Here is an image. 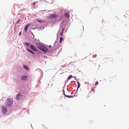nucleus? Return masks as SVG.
Masks as SVG:
<instances>
[{"instance_id":"obj_24","label":"nucleus","mask_w":129,"mask_h":129,"mask_svg":"<svg viewBox=\"0 0 129 129\" xmlns=\"http://www.w3.org/2000/svg\"><path fill=\"white\" fill-rule=\"evenodd\" d=\"M36 4V2H34L33 3V4L34 5H35Z\"/></svg>"},{"instance_id":"obj_14","label":"nucleus","mask_w":129,"mask_h":129,"mask_svg":"<svg viewBox=\"0 0 129 129\" xmlns=\"http://www.w3.org/2000/svg\"><path fill=\"white\" fill-rule=\"evenodd\" d=\"M65 96L67 98H70L72 97V95H65Z\"/></svg>"},{"instance_id":"obj_25","label":"nucleus","mask_w":129,"mask_h":129,"mask_svg":"<svg viewBox=\"0 0 129 129\" xmlns=\"http://www.w3.org/2000/svg\"><path fill=\"white\" fill-rule=\"evenodd\" d=\"M63 93H64V95L65 96V95H66L65 94V93H64V91H63Z\"/></svg>"},{"instance_id":"obj_9","label":"nucleus","mask_w":129,"mask_h":129,"mask_svg":"<svg viewBox=\"0 0 129 129\" xmlns=\"http://www.w3.org/2000/svg\"><path fill=\"white\" fill-rule=\"evenodd\" d=\"M23 67L24 68L27 70H29V68L26 65H23Z\"/></svg>"},{"instance_id":"obj_21","label":"nucleus","mask_w":129,"mask_h":129,"mask_svg":"<svg viewBox=\"0 0 129 129\" xmlns=\"http://www.w3.org/2000/svg\"><path fill=\"white\" fill-rule=\"evenodd\" d=\"M98 81H96V82H95V86H96V85H98Z\"/></svg>"},{"instance_id":"obj_13","label":"nucleus","mask_w":129,"mask_h":129,"mask_svg":"<svg viewBox=\"0 0 129 129\" xmlns=\"http://www.w3.org/2000/svg\"><path fill=\"white\" fill-rule=\"evenodd\" d=\"M77 83L78 84L77 89H78L79 87L80 86V84L79 82H77Z\"/></svg>"},{"instance_id":"obj_26","label":"nucleus","mask_w":129,"mask_h":129,"mask_svg":"<svg viewBox=\"0 0 129 129\" xmlns=\"http://www.w3.org/2000/svg\"><path fill=\"white\" fill-rule=\"evenodd\" d=\"M49 47L50 48L51 47V45H50L49 46Z\"/></svg>"},{"instance_id":"obj_2","label":"nucleus","mask_w":129,"mask_h":129,"mask_svg":"<svg viewBox=\"0 0 129 129\" xmlns=\"http://www.w3.org/2000/svg\"><path fill=\"white\" fill-rule=\"evenodd\" d=\"M13 103V100L11 98L7 99V101L5 103V105L6 106L9 107L11 106Z\"/></svg>"},{"instance_id":"obj_27","label":"nucleus","mask_w":129,"mask_h":129,"mask_svg":"<svg viewBox=\"0 0 129 129\" xmlns=\"http://www.w3.org/2000/svg\"><path fill=\"white\" fill-rule=\"evenodd\" d=\"M64 30V28H63L62 29V30L63 31V30Z\"/></svg>"},{"instance_id":"obj_6","label":"nucleus","mask_w":129,"mask_h":129,"mask_svg":"<svg viewBox=\"0 0 129 129\" xmlns=\"http://www.w3.org/2000/svg\"><path fill=\"white\" fill-rule=\"evenodd\" d=\"M30 47L31 48V49L33 50L34 51H37V50L36 49V48L33 45H30Z\"/></svg>"},{"instance_id":"obj_19","label":"nucleus","mask_w":129,"mask_h":129,"mask_svg":"<svg viewBox=\"0 0 129 129\" xmlns=\"http://www.w3.org/2000/svg\"><path fill=\"white\" fill-rule=\"evenodd\" d=\"M25 44L27 46H29V44L27 42L25 43Z\"/></svg>"},{"instance_id":"obj_3","label":"nucleus","mask_w":129,"mask_h":129,"mask_svg":"<svg viewBox=\"0 0 129 129\" xmlns=\"http://www.w3.org/2000/svg\"><path fill=\"white\" fill-rule=\"evenodd\" d=\"M48 18H54L57 17V15H56L52 14L49 15L48 16Z\"/></svg>"},{"instance_id":"obj_23","label":"nucleus","mask_w":129,"mask_h":129,"mask_svg":"<svg viewBox=\"0 0 129 129\" xmlns=\"http://www.w3.org/2000/svg\"><path fill=\"white\" fill-rule=\"evenodd\" d=\"M21 35V32H20L19 34V35L20 36Z\"/></svg>"},{"instance_id":"obj_20","label":"nucleus","mask_w":129,"mask_h":129,"mask_svg":"<svg viewBox=\"0 0 129 129\" xmlns=\"http://www.w3.org/2000/svg\"><path fill=\"white\" fill-rule=\"evenodd\" d=\"M21 20L20 19H19L18 21H17V22L16 23L18 24L19 23L20 21Z\"/></svg>"},{"instance_id":"obj_17","label":"nucleus","mask_w":129,"mask_h":129,"mask_svg":"<svg viewBox=\"0 0 129 129\" xmlns=\"http://www.w3.org/2000/svg\"><path fill=\"white\" fill-rule=\"evenodd\" d=\"M72 75H70V76H69L68 77V80H69L70 79L72 78Z\"/></svg>"},{"instance_id":"obj_8","label":"nucleus","mask_w":129,"mask_h":129,"mask_svg":"<svg viewBox=\"0 0 129 129\" xmlns=\"http://www.w3.org/2000/svg\"><path fill=\"white\" fill-rule=\"evenodd\" d=\"M126 17H129V12L127 11L124 15Z\"/></svg>"},{"instance_id":"obj_16","label":"nucleus","mask_w":129,"mask_h":129,"mask_svg":"<svg viewBox=\"0 0 129 129\" xmlns=\"http://www.w3.org/2000/svg\"><path fill=\"white\" fill-rule=\"evenodd\" d=\"M63 40V38H60V43H61V42L62 40Z\"/></svg>"},{"instance_id":"obj_1","label":"nucleus","mask_w":129,"mask_h":129,"mask_svg":"<svg viewBox=\"0 0 129 129\" xmlns=\"http://www.w3.org/2000/svg\"><path fill=\"white\" fill-rule=\"evenodd\" d=\"M37 46L41 50L45 53H46L48 51V49L47 48L40 44H37Z\"/></svg>"},{"instance_id":"obj_5","label":"nucleus","mask_w":129,"mask_h":129,"mask_svg":"<svg viewBox=\"0 0 129 129\" xmlns=\"http://www.w3.org/2000/svg\"><path fill=\"white\" fill-rule=\"evenodd\" d=\"M2 111L3 113H4V114H5L7 111V108L5 107H3Z\"/></svg>"},{"instance_id":"obj_10","label":"nucleus","mask_w":129,"mask_h":129,"mask_svg":"<svg viewBox=\"0 0 129 129\" xmlns=\"http://www.w3.org/2000/svg\"><path fill=\"white\" fill-rule=\"evenodd\" d=\"M27 76H23L22 77L21 79L23 80H25L27 79Z\"/></svg>"},{"instance_id":"obj_22","label":"nucleus","mask_w":129,"mask_h":129,"mask_svg":"<svg viewBox=\"0 0 129 129\" xmlns=\"http://www.w3.org/2000/svg\"><path fill=\"white\" fill-rule=\"evenodd\" d=\"M63 34V31H62L60 33V36H62Z\"/></svg>"},{"instance_id":"obj_12","label":"nucleus","mask_w":129,"mask_h":129,"mask_svg":"<svg viewBox=\"0 0 129 129\" xmlns=\"http://www.w3.org/2000/svg\"><path fill=\"white\" fill-rule=\"evenodd\" d=\"M27 50L30 53H31L32 54H34V53L33 51H32L29 49H27Z\"/></svg>"},{"instance_id":"obj_18","label":"nucleus","mask_w":129,"mask_h":129,"mask_svg":"<svg viewBox=\"0 0 129 129\" xmlns=\"http://www.w3.org/2000/svg\"><path fill=\"white\" fill-rule=\"evenodd\" d=\"M91 92H92L93 93L94 92V89L93 88H92L91 89Z\"/></svg>"},{"instance_id":"obj_7","label":"nucleus","mask_w":129,"mask_h":129,"mask_svg":"<svg viewBox=\"0 0 129 129\" xmlns=\"http://www.w3.org/2000/svg\"><path fill=\"white\" fill-rule=\"evenodd\" d=\"M30 25V24H28L26 25L24 28V30L26 32H27V30L28 29L29 26Z\"/></svg>"},{"instance_id":"obj_4","label":"nucleus","mask_w":129,"mask_h":129,"mask_svg":"<svg viewBox=\"0 0 129 129\" xmlns=\"http://www.w3.org/2000/svg\"><path fill=\"white\" fill-rule=\"evenodd\" d=\"M22 96V95L19 94H17L16 99L17 100H19L21 98Z\"/></svg>"},{"instance_id":"obj_15","label":"nucleus","mask_w":129,"mask_h":129,"mask_svg":"<svg viewBox=\"0 0 129 129\" xmlns=\"http://www.w3.org/2000/svg\"><path fill=\"white\" fill-rule=\"evenodd\" d=\"M37 20L39 22L42 23V22H43L42 20H41V19H38Z\"/></svg>"},{"instance_id":"obj_11","label":"nucleus","mask_w":129,"mask_h":129,"mask_svg":"<svg viewBox=\"0 0 129 129\" xmlns=\"http://www.w3.org/2000/svg\"><path fill=\"white\" fill-rule=\"evenodd\" d=\"M65 17L68 18L69 17V14L68 13H65Z\"/></svg>"}]
</instances>
